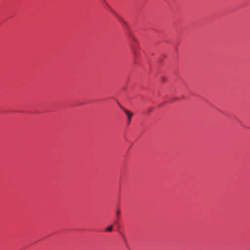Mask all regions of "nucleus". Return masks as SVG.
<instances>
[{
	"instance_id": "obj_1",
	"label": "nucleus",
	"mask_w": 250,
	"mask_h": 250,
	"mask_svg": "<svg viewBox=\"0 0 250 250\" xmlns=\"http://www.w3.org/2000/svg\"><path fill=\"white\" fill-rule=\"evenodd\" d=\"M119 106L122 109V110L125 112L127 117V122L128 124H130L132 117L133 116V114L129 110H126L124 107L119 105Z\"/></svg>"
},
{
	"instance_id": "obj_3",
	"label": "nucleus",
	"mask_w": 250,
	"mask_h": 250,
	"mask_svg": "<svg viewBox=\"0 0 250 250\" xmlns=\"http://www.w3.org/2000/svg\"><path fill=\"white\" fill-rule=\"evenodd\" d=\"M119 20L121 21V22L123 24V25L127 26L128 24L124 20L120 18Z\"/></svg>"
},
{
	"instance_id": "obj_4",
	"label": "nucleus",
	"mask_w": 250,
	"mask_h": 250,
	"mask_svg": "<svg viewBox=\"0 0 250 250\" xmlns=\"http://www.w3.org/2000/svg\"><path fill=\"white\" fill-rule=\"evenodd\" d=\"M112 229H113V226L112 225H111V226H109L108 227H107L105 229V231H108V232L111 231L112 230Z\"/></svg>"
},
{
	"instance_id": "obj_6",
	"label": "nucleus",
	"mask_w": 250,
	"mask_h": 250,
	"mask_svg": "<svg viewBox=\"0 0 250 250\" xmlns=\"http://www.w3.org/2000/svg\"><path fill=\"white\" fill-rule=\"evenodd\" d=\"M151 110H152V109H151V108H149V109H148V112H151Z\"/></svg>"
},
{
	"instance_id": "obj_2",
	"label": "nucleus",
	"mask_w": 250,
	"mask_h": 250,
	"mask_svg": "<svg viewBox=\"0 0 250 250\" xmlns=\"http://www.w3.org/2000/svg\"><path fill=\"white\" fill-rule=\"evenodd\" d=\"M127 35H128V37L131 40H132L135 42L136 41V39L135 37L134 36V35L132 34V33L131 31H128V32L127 33Z\"/></svg>"
},
{
	"instance_id": "obj_5",
	"label": "nucleus",
	"mask_w": 250,
	"mask_h": 250,
	"mask_svg": "<svg viewBox=\"0 0 250 250\" xmlns=\"http://www.w3.org/2000/svg\"><path fill=\"white\" fill-rule=\"evenodd\" d=\"M117 215H119L120 214V211L119 210H117L116 212Z\"/></svg>"
}]
</instances>
